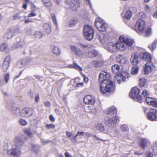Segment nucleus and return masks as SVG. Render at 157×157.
I'll list each match as a JSON object with an SVG mask.
<instances>
[{
	"label": "nucleus",
	"mask_w": 157,
	"mask_h": 157,
	"mask_svg": "<svg viewBox=\"0 0 157 157\" xmlns=\"http://www.w3.org/2000/svg\"><path fill=\"white\" fill-rule=\"evenodd\" d=\"M146 82V79L144 78H140L139 79V85L140 86L142 87L144 86Z\"/></svg>",
	"instance_id": "c9c22d12"
},
{
	"label": "nucleus",
	"mask_w": 157,
	"mask_h": 157,
	"mask_svg": "<svg viewBox=\"0 0 157 157\" xmlns=\"http://www.w3.org/2000/svg\"><path fill=\"white\" fill-rule=\"evenodd\" d=\"M24 132L26 134L29 136H32L33 133L30 130L28 129H26L24 130Z\"/></svg>",
	"instance_id": "37998d69"
},
{
	"label": "nucleus",
	"mask_w": 157,
	"mask_h": 157,
	"mask_svg": "<svg viewBox=\"0 0 157 157\" xmlns=\"http://www.w3.org/2000/svg\"><path fill=\"white\" fill-rule=\"evenodd\" d=\"M23 113L25 114V117H29L32 115L33 113V109L32 108L27 107L23 109Z\"/></svg>",
	"instance_id": "dca6fc26"
},
{
	"label": "nucleus",
	"mask_w": 157,
	"mask_h": 157,
	"mask_svg": "<svg viewBox=\"0 0 157 157\" xmlns=\"http://www.w3.org/2000/svg\"><path fill=\"white\" fill-rule=\"evenodd\" d=\"M148 142V141L147 139L142 138L139 143V145L141 147L144 149L147 146Z\"/></svg>",
	"instance_id": "4be33fe9"
},
{
	"label": "nucleus",
	"mask_w": 157,
	"mask_h": 157,
	"mask_svg": "<svg viewBox=\"0 0 157 157\" xmlns=\"http://www.w3.org/2000/svg\"><path fill=\"white\" fill-rule=\"evenodd\" d=\"M83 86V82H81V83H77L76 84V86L77 87H82Z\"/></svg>",
	"instance_id": "4d7b16f0"
},
{
	"label": "nucleus",
	"mask_w": 157,
	"mask_h": 157,
	"mask_svg": "<svg viewBox=\"0 0 157 157\" xmlns=\"http://www.w3.org/2000/svg\"><path fill=\"white\" fill-rule=\"evenodd\" d=\"M7 49L8 45L6 43H3L1 44L0 50L1 51H5Z\"/></svg>",
	"instance_id": "2f4dec72"
},
{
	"label": "nucleus",
	"mask_w": 157,
	"mask_h": 157,
	"mask_svg": "<svg viewBox=\"0 0 157 157\" xmlns=\"http://www.w3.org/2000/svg\"><path fill=\"white\" fill-rule=\"evenodd\" d=\"M147 117L148 119L151 121L156 120L157 118V110L154 109H151L148 113Z\"/></svg>",
	"instance_id": "9b49d317"
},
{
	"label": "nucleus",
	"mask_w": 157,
	"mask_h": 157,
	"mask_svg": "<svg viewBox=\"0 0 157 157\" xmlns=\"http://www.w3.org/2000/svg\"><path fill=\"white\" fill-rule=\"evenodd\" d=\"M70 48L72 53L78 57H82L83 55L82 51L77 46L71 45Z\"/></svg>",
	"instance_id": "1a4fd4ad"
},
{
	"label": "nucleus",
	"mask_w": 157,
	"mask_h": 157,
	"mask_svg": "<svg viewBox=\"0 0 157 157\" xmlns=\"http://www.w3.org/2000/svg\"><path fill=\"white\" fill-rule=\"evenodd\" d=\"M36 14L34 13H31L28 14V17H29L35 16Z\"/></svg>",
	"instance_id": "bf43d9fd"
},
{
	"label": "nucleus",
	"mask_w": 157,
	"mask_h": 157,
	"mask_svg": "<svg viewBox=\"0 0 157 157\" xmlns=\"http://www.w3.org/2000/svg\"><path fill=\"white\" fill-rule=\"evenodd\" d=\"M119 40L125 43L126 45L128 46H132L134 42L133 40L122 36H120Z\"/></svg>",
	"instance_id": "ddd939ff"
},
{
	"label": "nucleus",
	"mask_w": 157,
	"mask_h": 157,
	"mask_svg": "<svg viewBox=\"0 0 157 157\" xmlns=\"http://www.w3.org/2000/svg\"><path fill=\"white\" fill-rule=\"evenodd\" d=\"M21 18V17L20 16V13H17L13 15V20H15L17 19H20Z\"/></svg>",
	"instance_id": "a19ab883"
},
{
	"label": "nucleus",
	"mask_w": 157,
	"mask_h": 157,
	"mask_svg": "<svg viewBox=\"0 0 157 157\" xmlns=\"http://www.w3.org/2000/svg\"><path fill=\"white\" fill-rule=\"evenodd\" d=\"M21 152L19 151L17 148H12L9 150L8 151V154L10 155H12L15 157L18 156L20 155Z\"/></svg>",
	"instance_id": "6ab92c4d"
},
{
	"label": "nucleus",
	"mask_w": 157,
	"mask_h": 157,
	"mask_svg": "<svg viewBox=\"0 0 157 157\" xmlns=\"http://www.w3.org/2000/svg\"><path fill=\"white\" fill-rule=\"evenodd\" d=\"M145 10L147 12H149L150 10V8L147 5H146L145 8Z\"/></svg>",
	"instance_id": "338daca9"
},
{
	"label": "nucleus",
	"mask_w": 157,
	"mask_h": 157,
	"mask_svg": "<svg viewBox=\"0 0 157 157\" xmlns=\"http://www.w3.org/2000/svg\"><path fill=\"white\" fill-rule=\"evenodd\" d=\"M25 3H24L22 6V8H24L25 10H26L27 9V4L29 2H25Z\"/></svg>",
	"instance_id": "69168bd1"
},
{
	"label": "nucleus",
	"mask_w": 157,
	"mask_h": 157,
	"mask_svg": "<svg viewBox=\"0 0 157 157\" xmlns=\"http://www.w3.org/2000/svg\"><path fill=\"white\" fill-rule=\"evenodd\" d=\"M105 113L106 114L108 115H116L117 113V109L115 107L110 108L107 110L105 111Z\"/></svg>",
	"instance_id": "5701e85b"
},
{
	"label": "nucleus",
	"mask_w": 157,
	"mask_h": 157,
	"mask_svg": "<svg viewBox=\"0 0 157 157\" xmlns=\"http://www.w3.org/2000/svg\"><path fill=\"white\" fill-rule=\"evenodd\" d=\"M139 71V67L137 66L133 67L132 68V74L136 75L137 74Z\"/></svg>",
	"instance_id": "473e14b6"
},
{
	"label": "nucleus",
	"mask_w": 157,
	"mask_h": 157,
	"mask_svg": "<svg viewBox=\"0 0 157 157\" xmlns=\"http://www.w3.org/2000/svg\"><path fill=\"white\" fill-rule=\"evenodd\" d=\"M92 63L93 65L95 67H99L102 66V63L101 61L98 62L97 61L94 60L92 61Z\"/></svg>",
	"instance_id": "72a5a7b5"
},
{
	"label": "nucleus",
	"mask_w": 157,
	"mask_h": 157,
	"mask_svg": "<svg viewBox=\"0 0 157 157\" xmlns=\"http://www.w3.org/2000/svg\"><path fill=\"white\" fill-rule=\"evenodd\" d=\"M98 53L97 51L94 49L89 48L87 56L90 58H94L98 56Z\"/></svg>",
	"instance_id": "a211bd4d"
},
{
	"label": "nucleus",
	"mask_w": 157,
	"mask_h": 157,
	"mask_svg": "<svg viewBox=\"0 0 157 157\" xmlns=\"http://www.w3.org/2000/svg\"><path fill=\"white\" fill-rule=\"evenodd\" d=\"M64 155L65 157H73L69 152L67 151L65 152Z\"/></svg>",
	"instance_id": "0e129e2a"
},
{
	"label": "nucleus",
	"mask_w": 157,
	"mask_h": 157,
	"mask_svg": "<svg viewBox=\"0 0 157 157\" xmlns=\"http://www.w3.org/2000/svg\"><path fill=\"white\" fill-rule=\"evenodd\" d=\"M84 135V132L82 131L78 132L75 136H73L72 139H71V140L72 141L75 142L77 140V137L78 136H83Z\"/></svg>",
	"instance_id": "cd10ccee"
},
{
	"label": "nucleus",
	"mask_w": 157,
	"mask_h": 157,
	"mask_svg": "<svg viewBox=\"0 0 157 157\" xmlns=\"http://www.w3.org/2000/svg\"><path fill=\"white\" fill-rule=\"evenodd\" d=\"M45 106L47 107H50L51 104L50 102L49 101L45 102L44 103Z\"/></svg>",
	"instance_id": "13d9d810"
},
{
	"label": "nucleus",
	"mask_w": 157,
	"mask_h": 157,
	"mask_svg": "<svg viewBox=\"0 0 157 157\" xmlns=\"http://www.w3.org/2000/svg\"><path fill=\"white\" fill-rule=\"evenodd\" d=\"M121 15L123 16V20H129L132 17V13L129 10H127L124 11L121 13Z\"/></svg>",
	"instance_id": "4468645a"
},
{
	"label": "nucleus",
	"mask_w": 157,
	"mask_h": 157,
	"mask_svg": "<svg viewBox=\"0 0 157 157\" xmlns=\"http://www.w3.org/2000/svg\"><path fill=\"white\" fill-rule=\"evenodd\" d=\"M65 3L67 5L74 11H77L80 7L79 0H66Z\"/></svg>",
	"instance_id": "0eeeda50"
},
{
	"label": "nucleus",
	"mask_w": 157,
	"mask_h": 157,
	"mask_svg": "<svg viewBox=\"0 0 157 157\" xmlns=\"http://www.w3.org/2000/svg\"><path fill=\"white\" fill-rule=\"evenodd\" d=\"M126 74H125L124 76V74H122L119 73L116 74V75L115 76L114 78L117 80L119 83H120L121 82L125 81L126 79Z\"/></svg>",
	"instance_id": "f3484780"
},
{
	"label": "nucleus",
	"mask_w": 157,
	"mask_h": 157,
	"mask_svg": "<svg viewBox=\"0 0 157 157\" xmlns=\"http://www.w3.org/2000/svg\"><path fill=\"white\" fill-rule=\"evenodd\" d=\"M112 72L115 74H117L120 71L121 67L119 65L115 64L112 67Z\"/></svg>",
	"instance_id": "b1692460"
},
{
	"label": "nucleus",
	"mask_w": 157,
	"mask_h": 157,
	"mask_svg": "<svg viewBox=\"0 0 157 157\" xmlns=\"http://www.w3.org/2000/svg\"><path fill=\"white\" fill-rule=\"evenodd\" d=\"M49 120L52 122H54L55 121V118L53 117V116L51 114L49 117Z\"/></svg>",
	"instance_id": "5fc2aeb1"
},
{
	"label": "nucleus",
	"mask_w": 157,
	"mask_h": 157,
	"mask_svg": "<svg viewBox=\"0 0 157 157\" xmlns=\"http://www.w3.org/2000/svg\"><path fill=\"white\" fill-rule=\"evenodd\" d=\"M150 59H145V60L147 61V63L145 64L144 68L145 74H148L149 72L151 71V65H152L151 62L152 57L150 55Z\"/></svg>",
	"instance_id": "9d476101"
},
{
	"label": "nucleus",
	"mask_w": 157,
	"mask_h": 157,
	"mask_svg": "<svg viewBox=\"0 0 157 157\" xmlns=\"http://www.w3.org/2000/svg\"><path fill=\"white\" fill-rule=\"evenodd\" d=\"M121 129L123 131L126 132L128 130V128L126 125L124 124L121 126Z\"/></svg>",
	"instance_id": "49530a36"
},
{
	"label": "nucleus",
	"mask_w": 157,
	"mask_h": 157,
	"mask_svg": "<svg viewBox=\"0 0 157 157\" xmlns=\"http://www.w3.org/2000/svg\"><path fill=\"white\" fill-rule=\"evenodd\" d=\"M140 90L136 87L132 88L129 93V96L133 99L136 98L139 102H141L144 99V97L140 95Z\"/></svg>",
	"instance_id": "20e7f679"
},
{
	"label": "nucleus",
	"mask_w": 157,
	"mask_h": 157,
	"mask_svg": "<svg viewBox=\"0 0 157 157\" xmlns=\"http://www.w3.org/2000/svg\"><path fill=\"white\" fill-rule=\"evenodd\" d=\"M74 68L77 70H79L81 71H82V69L81 67L78 65L76 63H74Z\"/></svg>",
	"instance_id": "8fccbe9b"
},
{
	"label": "nucleus",
	"mask_w": 157,
	"mask_h": 157,
	"mask_svg": "<svg viewBox=\"0 0 157 157\" xmlns=\"http://www.w3.org/2000/svg\"><path fill=\"white\" fill-rule=\"evenodd\" d=\"M151 105L154 107L157 108V99L154 98V100L152 102L151 104Z\"/></svg>",
	"instance_id": "c03bdc74"
},
{
	"label": "nucleus",
	"mask_w": 157,
	"mask_h": 157,
	"mask_svg": "<svg viewBox=\"0 0 157 157\" xmlns=\"http://www.w3.org/2000/svg\"><path fill=\"white\" fill-rule=\"evenodd\" d=\"M16 140L18 141V144L20 145H23L24 143V141L22 139L19 137L16 138Z\"/></svg>",
	"instance_id": "3c124183"
},
{
	"label": "nucleus",
	"mask_w": 157,
	"mask_h": 157,
	"mask_svg": "<svg viewBox=\"0 0 157 157\" xmlns=\"http://www.w3.org/2000/svg\"><path fill=\"white\" fill-rule=\"evenodd\" d=\"M88 112H94V107H91L90 106H89L88 107Z\"/></svg>",
	"instance_id": "052dcab7"
},
{
	"label": "nucleus",
	"mask_w": 157,
	"mask_h": 157,
	"mask_svg": "<svg viewBox=\"0 0 157 157\" xmlns=\"http://www.w3.org/2000/svg\"><path fill=\"white\" fill-rule=\"evenodd\" d=\"M10 78V74L9 73H6L4 76L5 81L6 83L8 82Z\"/></svg>",
	"instance_id": "a18cd8bd"
},
{
	"label": "nucleus",
	"mask_w": 157,
	"mask_h": 157,
	"mask_svg": "<svg viewBox=\"0 0 157 157\" xmlns=\"http://www.w3.org/2000/svg\"><path fill=\"white\" fill-rule=\"evenodd\" d=\"M145 27V22L143 20L139 19L136 23V30L138 32H140L143 31Z\"/></svg>",
	"instance_id": "6e6552de"
},
{
	"label": "nucleus",
	"mask_w": 157,
	"mask_h": 157,
	"mask_svg": "<svg viewBox=\"0 0 157 157\" xmlns=\"http://www.w3.org/2000/svg\"><path fill=\"white\" fill-rule=\"evenodd\" d=\"M83 32L85 38L88 40H91L94 36V31L93 28L89 25L84 26Z\"/></svg>",
	"instance_id": "7ed1b4c3"
},
{
	"label": "nucleus",
	"mask_w": 157,
	"mask_h": 157,
	"mask_svg": "<svg viewBox=\"0 0 157 157\" xmlns=\"http://www.w3.org/2000/svg\"><path fill=\"white\" fill-rule=\"evenodd\" d=\"M44 6L47 8L51 9L53 7V4L51 0H41Z\"/></svg>",
	"instance_id": "412c9836"
},
{
	"label": "nucleus",
	"mask_w": 157,
	"mask_h": 157,
	"mask_svg": "<svg viewBox=\"0 0 157 157\" xmlns=\"http://www.w3.org/2000/svg\"><path fill=\"white\" fill-rule=\"evenodd\" d=\"M40 99L39 95V94L35 96V101L36 103H37Z\"/></svg>",
	"instance_id": "680f3d73"
},
{
	"label": "nucleus",
	"mask_w": 157,
	"mask_h": 157,
	"mask_svg": "<svg viewBox=\"0 0 157 157\" xmlns=\"http://www.w3.org/2000/svg\"><path fill=\"white\" fill-rule=\"evenodd\" d=\"M154 100V98L151 97H146L145 98V100L146 103L148 105H151L152 102Z\"/></svg>",
	"instance_id": "f704fd0d"
},
{
	"label": "nucleus",
	"mask_w": 157,
	"mask_h": 157,
	"mask_svg": "<svg viewBox=\"0 0 157 157\" xmlns=\"http://www.w3.org/2000/svg\"><path fill=\"white\" fill-rule=\"evenodd\" d=\"M117 60L118 62L121 64H123L126 62L127 59L123 55H118L117 57Z\"/></svg>",
	"instance_id": "393cba45"
},
{
	"label": "nucleus",
	"mask_w": 157,
	"mask_h": 157,
	"mask_svg": "<svg viewBox=\"0 0 157 157\" xmlns=\"http://www.w3.org/2000/svg\"><path fill=\"white\" fill-rule=\"evenodd\" d=\"M120 41L119 42L116 43L117 52L118 50L123 51L126 48V47L124 44V43L121 41Z\"/></svg>",
	"instance_id": "aec40b11"
},
{
	"label": "nucleus",
	"mask_w": 157,
	"mask_h": 157,
	"mask_svg": "<svg viewBox=\"0 0 157 157\" xmlns=\"http://www.w3.org/2000/svg\"><path fill=\"white\" fill-rule=\"evenodd\" d=\"M42 35V34L41 32L39 31L37 32L35 34V36L36 37L38 38H41Z\"/></svg>",
	"instance_id": "603ef678"
},
{
	"label": "nucleus",
	"mask_w": 157,
	"mask_h": 157,
	"mask_svg": "<svg viewBox=\"0 0 157 157\" xmlns=\"http://www.w3.org/2000/svg\"><path fill=\"white\" fill-rule=\"evenodd\" d=\"M52 50V52L57 56L61 54L60 50L57 47L54 46Z\"/></svg>",
	"instance_id": "c756f323"
},
{
	"label": "nucleus",
	"mask_w": 157,
	"mask_h": 157,
	"mask_svg": "<svg viewBox=\"0 0 157 157\" xmlns=\"http://www.w3.org/2000/svg\"><path fill=\"white\" fill-rule=\"evenodd\" d=\"M9 66L10 64H8L7 63H3L2 65V69L3 71L4 72L6 71Z\"/></svg>",
	"instance_id": "e433bc0d"
},
{
	"label": "nucleus",
	"mask_w": 157,
	"mask_h": 157,
	"mask_svg": "<svg viewBox=\"0 0 157 157\" xmlns=\"http://www.w3.org/2000/svg\"><path fill=\"white\" fill-rule=\"evenodd\" d=\"M95 25L98 30L102 32L106 31L108 27V25L100 19L96 20Z\"/></svg>",
	"instance_id": "423d86ee"
},
{
	"label": "nucleus",
	"mask_w": 157,
	"mask_h": 157,
	"mask_svg": "<svg viewBox=\"0 0 157 157\" xmlns=\"http://www.w3.org/2000/svg\"><path fill=\"white\" fill-rule=\"evenodd\" d=\"M66 134L68 137H71L72 135V133L68 131H67L66 132Z\"/></svg>",
	"instance_id": "774afa93"
},
{
	"label": "nucleus",
	"mask_w": 157,
	"mask_h": 157,
	"mask_svg": "<svg viewBox=\"0 0 157 157\" xmlns=\"http://www.w3.org/2000/svg\"><path fill=\"white\" fill-rule=\"evenodd\" d=\"M19 123L23 126H25L27 124V122L26 121L22 118H20L19 120Z\"/></svg>",
	"instance_id": "ea45409f"
},
{
	"label": "nucleus",
	"mask_w": 157,
	"mask_h": 157,
	"mask_svg": "<svg viewBox=\"0 0 157 157\" xmlns=\"http://www.w3.org/2000/svg\"><path fill=\"white\" fill-rule=\"evenodd\" d=\"M142 60L150 58V54L147 52H136L131 54L130 61L134 65H137L139 63V58Z\"/></svg>",
	"instance_id": "f03ea898"
},
{
	"label": "nucleus",
	"mask_w": 157,
	"mask_h": 157,
	"mask_svg": "<svg viewBox=\"0 0 157 157\" xmlns=\"http://www.w3.org/2000/svg\"><path fill=\"white\" fill-rule=\"evenodd\" d=\"M83 77L84 78V82L86 83H87L89 81L88 78L85 75H83Z\"/></svg>",
	"instance_id": "e2e57ef3"
},
{
	"label": "nucleus",
	"mask_w": 157,
	"mask_h": 157,
	"mask_svg": "<svg viewBox=\"0 0 157 157\" xmlns=\"http://www.w3.org/2000/svg\"><path fill=\"white\" fill-rule=\"evenodd\" d=\"M98 37L100 39L101 41H102L105 40V34L102 33H100L98 35Z\"/></svg>",
	"instance_id": "09e8293b"
},
{
	"label": "nucleus",
	"mask_w": 157,
	"mask_h": 157,
	"mask_svg": "<svg viewBox=\"0 0 157 157\" xmlns=\"http://www.w3.org/2000/svg\"><path fill=\"white\" fill-rule=\"evenodd\" d=\"M106 50L110 52H116V43L114 44L112 42H109L105 46Z\"/></svg>",
	"instance_id": "2eb2a0df"
},
{
	"label": "nucleus",
	"mask_w": 157,
	"mask_h": 157,
	"mask_svg": "<svg viewBox=\"0 0 157 157\" xmlns=\"http://www.w3.org/2000/svg\"><path fill=\"white\" fill-rule=\"evenodd\" d=\"M156 44H157V40L156 39L149 45V48L151 51H153L156 48Z\"/></svg>",
	"instance_id": "c85d7f7f"
},
{
	"label": "nucleus",
	"mask_w": 157,
	"mask_h": 157,
	"mask_svg": "<svg viewBox=\"0 0 157 157\" xmlns=\"http://www.w3.org/2000/svg\"><path fill=\"white\" fill-rule=\"evenodd\" d=\"M98 81L100 83V90L104 96L114 91L115 86L114 83L109 79V74L102 71L99 74Z\"/></svg>",
	"instance_id": "f257e3e1"
},
{
	"label": "nucleus",
	"mask_w": 157,
	"mask_h": 157,
	"mask_svg": "<svg viewBox=\"0 0 157 157\" xmlns=\"http://www.w3.org/2000/svg\"><path fill=\"white\" fill-rule=\"evenodd\" d=\"M119 121L118 116H115L111 118L107 117L104 119V123L110 128H113L116 125V124Z\"/></svg>",
	"instance_id": "39448f33"
},
{
	"label": "nucleus",
	"mask_w": 157,
	"mask_h": 157,
	"mask_svg": "<svg viewBox=\"0 0 157 157\" xmlns=\"http://www.w3.org/2000/svg\"><path fill=\"white\" fill-rule=\"evenodd\" d=\"M43 29L44 31L47 34L50 33L51 29L50 25L47 23L44 24L43 25Z\"/></svg>",
	"instance_id": "a878e982"
},
{
	"label": "nucleus",
	"mask_w": 157,
	"mask_h": 157,
	"mask_svg": "<svg viewBox=\"0 0 157 157\" xmlns=\"http://www.w3.org/2000/svg\"><path fill=\"white\" fill-rule=\"evenodd\" d=\"M96 128L98 131L104 132L105 128L102 124L98 123L96 126Z\"/></svg>",
	"instance_id": "bb28decb"
},
{
	"label": "nucleus",
	"mask_w": 157,
	"mask_h": 157,
	"mask_svg": "<svg viewBox=\"0 0 157 157\" xmlns=\"http://www.w3.org/2000/svg\"><path fill=\"white\" fill-rule=\"evenodd\" d=\"M78 21L76 18H75L71 19L69 22V26L70 27H73L78 23Z\"/></svg>",
	"instance_id": "7c9ffc66"
},
{
	"label": "nucleus",
	"mask_w": 157,
	"mask_h": 157,
	"mask_svg": "<svg viewBox=\"0 0 157 157\" xmlns=\"http://www.w3.org/2000/svg\"><path fill=\"white\" fill-rule=\"evenodd\" d=\"M45 127L47 129H50V128L54 129L55 128V125L53 124H46Z\"/></svg>",
	"instance_id": "de8ad7c7"
},
{
	"label": "nucleus",
	"mask_w": 157,
	"mask_h": 157,
	"mask_svg": "<svg viewBox=\"0 0 157 157\" xmlns=\"http://www.w3.org/2000/svg\"><path fill=\"white\" fill-rule=\"evenodd\" d=\"M83 101L86 105H94L95 102L94 98L90 95H86L84 98Z\"/></svg>",
	"instance_id": "f8f14e48"
},
{
	"label": "nucleus",
	"mask_w": 157,
	"mask_h": 157,
	"mask_svg": "<svg viewBox=\"0 0 157 157\" xmlns=\"http://www.w3.org/2000/svg\"><path fill=\"white\" fill-rule=\"evenodd\" d=\"M151 29L150 27L147 28L145 32L146 36H150L151 35Z\"/></svg>",
	"instance_id": "79ce46f5"
},
{
	"label": "nucleus",
	"mask_w": 157,
	"mask_h": 157,
	"mask_svg": "<svg viewBox=\"0 0 157 157\" xmlns=\"http://www.w3.org/2000/svg\"><path fill=\"white\" fill-rule=\"evenodd\" d=\"M51 17L52 18V20L54 23L57 25V21H56V15L54 13H52L51 14Z\"/></svg>",
	"instance_id": "864d4df0"
},
{
	"label": "nucleus",
	"mask_w": 157,
	"mask_h": 157,
	"mask_svg": "<svg viewBox=\"0 0 157 157\" xmlns=\"http://www.w3.org/2000/svg\"><path fill=\"white\" fill-rule=\"evenodd\" d=\"M142 94L143 95L144 99L145 97H148L147 96L150 95V93L148 90H143L142 93Z\"/></svg>",
	"instance_id": "4c0bfd02"
},
{
	"label": "nucleus",
	"mask_w": 157,
	"mask_h": 157,
	"mask_svg": "<svg viewBox=\"0 0 157 157\" xmlns=\"http://www.w3.org/2000/svg\"><path fill=\"white\" fill-rule=\"evenodd\" d=\"M11 61V56H8L6 57L4 59V63H7L10 65Z\"/></svg>",
	"instance_id": "58836bf2"
},
{
	"label": "nucleus",
	"mask_w": 157,
	"mask_h": 157,
	"mask_svg": "<svg viewBox=\"0 0 157 157\" xmlns=\"http://www.w3.org/2000/svg\"><path fill=\"white\" fill-rule=\"evenodd\" d=\"M146 157H152L153 154L150 152L148 151L146 153Z\"/></svg>",
	"instance_id": "6e6d98bb"
}]
</instances>
